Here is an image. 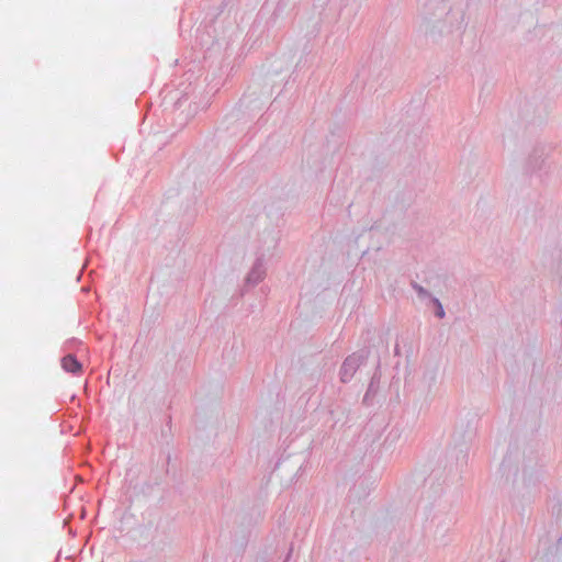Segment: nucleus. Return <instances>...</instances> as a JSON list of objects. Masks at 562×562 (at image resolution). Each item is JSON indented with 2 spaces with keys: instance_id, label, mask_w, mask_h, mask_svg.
<instances>
[{
  "instance_id": "1",
  "label": "nucleus",
  "mask_w": 562,
  "mask_h": 562,
  "mask_svg": "<svg viewBox=\"0 0 562 562\" xmlns=\"http://www.w3.org/2000/svg\"><path fill=\"white\" fill-rule=\"evenodd\" d=\"M61 367L70 373H79L82 369L81 363L71 355H67L61 359Z\"/></svg>"
},
{
  "instance_id": "2",
  "label": "nucleus",
  "mask_w": 562,
  "mask_h": 562,
  "mask_svg": "<svg viewBox=\"0 0 562 562\" xmlns=\"http://www.w3.org/2000/svg\"><path fill=\"white\" fill-rule=\"evenodd\" d=\"M342 369H344L342 380H345V376H346V372H347V370H349V369H353V363H352V361H351L350 359L346 360V361H345V363H344Z\"/></svg>"
},
{
  "instance_id": "3",
  "label": "nucleus",
  "mask_w": 562,
  "mask_h": 562,
  "mask_svg": "<svg viewBox=\"0 0 562 562\" xmlns=\"http://www.w3.org/2000/svg\"><path fill=\"white\" fill-rule=\"evenodd\" d=\"M438 315H439L440 317H442V316H443V311H442V308H441V307H439Z\"/></svg>"
}]
</instances>
